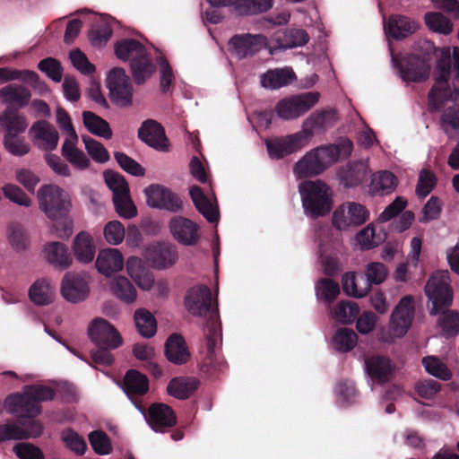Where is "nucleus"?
I'll return each mask as SVG.
<instances>
[{"instance_id": "nucleus-1", "label": "nucleus", "mask_w": 459, "mask_h": 459, "mask_svg": "<svg viewBox=\"0 0 459 459\" xmlns=\"http://www.w3.org/2000/svg\"><path fill=\"white\" fill-rule=\"evenodd\" d=\"M425 294L431 302L429 314L439 315L437 325L446 337L459 333V312L450 310L453 303V291L449 284L447 270L437 271L432 273L425 286Z\"/></svg>"}, {"instance_id": "nucleus-2", "label": "nucleus", "mask_w": 459, "mask_h": 459, "mask_svg": "<svg viewBox=\"0 0 459 459\" xmlns=\"http://www.w3.org/2000/svg\"><path fill=\"white\" fill-rule=\"evenodd\" d=\"M185 307L194 316H207L204 329L209 355L214 353L217 341L221 338V321L217 306L212 307V292L205 285L189 289L185 296Z\"/></svg>"}, {"instance_id": "nucleus-3", "label": "nucleus", "mask_w": 459, "mask_h": 459, "mask_svg": "<svg viewBox=\"0 0 459 459\" xmlns=\"http://www.w3.org/2000/svg\"><path fill=\"white\" fill-rule=\"evenodd\" d=\"M299 192L306 215L316 219L330 212L333 206L332 193L325 182H302L299 186Z\"/></svg>"}, {"instance_id": "nucleus-4", "label": "nucleus", "mask_w": 459, "mask_h": 459, "mask_svg": "<svg viewBox=\"0 0 459 459\" xmlns=\"http://www.w3.org/2000/svg\"><path fill=\"white\" fill-rule=\"evenodd\" d=\"M434 54L437 57V68L439 75L428 94L429 105L431 111L439 110L444 102L452 97L448 85L451 72V54L447 48H435Z\"/></svg>"}, {"instance_id": "nucleus-5", "label": "nucleus", "mask_w": 459, "mask_h": 459, "mask_svg": "<svg viewBox=\"0 0 459 459\" xmlns=\"http://www.w3.org/2000/svg\"><path fill=\"white\" fill-rule=\"evenodd\" d=\"M39 208L48 218L56 221L65 217L71 208L67 192L56 185H44L38 191Z\"/></svg>"}, {"instance_id": "nucleus-6", "label": "nucleus", "mask_w": 459, "mask_h": 459, "mask_svg": "<svg viewBox=\"0 0 459 459\" xmlns=\"http://www.w3.org/2000/svg\"><path fill=\"white\" fill-rule=\"evenodd\" d=\"M333 148L322 145L307 152L294 166L299 178L317 176L333 164Z\"/></svg>"}, {"instance_id": "nucleus-7", "label": "nucleus", "mask_w": 459, "mask_h": 459, "mask_svg": "<svg viewBox=\"0 0 459 459\" xmlns=\"http://www.w3.org/2000/svg\"><path fill=\"white\" fill-rule=\"evenodd\" d=\"M320 94L308 91L281 100L275 110L278 117L284 120L296 119L310 110L319 100Z\"/></svg>"}, {"instance_id": "nucleus-8", "label": "nucleus", "mask_w": 459, "mask_h": 459, "mask_svg": "<svg viewBox=\"0 0 459 459\" xmlns=\"http://www.w3.org/2000/svg\"><path fill=\"white\" fill-rule=\"evenodd\" d=\"M111 101L120 108L129 107L133 103V85L125 69H111L106 79Z\"/></svg>"}, {"instance_id": "nucleus-9", "label": "nucleus", "mask_w": 459, "mask_h": 459, "mask_svg": "<svg viewBox=\"0 0 459 459\" xmlns=\"http://www.w3.org/2000/svg\"><path fill=\"white\" fill-rule=\"evenodd\" d=\"M392 61L404 82H420L429 76L430 65L425 57L411 54L399 59L392 54Z\"/></svg>"}, {"instance_id": "nucleus-10", "label": "nucleus", "mask_w": 459, "mask_h": 459, "mask_svg": "<svg viewBox=\"0 0 459 459\" xmlns=\"http://www.w3.org/2000/svg\"><path fill=\"white\" fill-rule=\"evenodd\" d=\"M306 131H299L286 136L267 138L264 141L271 160H281L296 152L307 143Z\"/></svg>"}, {"instance_id": "nucleus-11", "label": "nucleus", "mask_w": 459, "mask_h": 459, "mask_svg": "<svg viewBox=\"0 0 459 459\" xmlns=\"http://www.w3.org/2000/svg\"><path fill=\"white\" fill-rule=\"evenodd\" d=\"M369 217L368 209L355 202H347L338 206L333 214L332 223L339 230L364 224Z\"/></svg>"}, {"instance_id": "nucleus-12", "label": "nucleus", "mask_w": 459, "mask_h": 459, "mask_svg": "<svg viewBox=\"0 0 459 459\" xmlns=\"http://www.w3.org/2000/svg\"><path fill=\"white\" fill-rule=\"evenodd\" d=\"M266 45L267 38L262 34L241 33L230 39L228 50L232 56L242 60L254 56Z\"/></svg>"}, {"instance_id": "nucleus-13", "label": "nucleus", "mask_w": 459, "mask_h": 459, "mask_svg": "<svg viewBox=\"0 0 459 459\" xmlns=\"http://www.w3.org/2000/svg\"><path fill=\"white\" fill-rule=\"evenodd\" d=\"M87 332L90 340L98 347L117 349L123 343L119 332L111 323L102 317L94 318L89 324Z\"/></svg>"}, {"instance_id": "nucleus-14", "label": "nucleus", "mask_w": 459, "mask_h": 459, "mask_svg": "<svg viewBox=\"0 0 459 459\" xmlns=\"http://www.w3.org/2000/svg\"><path fill=\"white\" fill-rule=\"evenodd\" d=\"M90 276L87 273L68 272L61 282V294L70 303H80L90 294Z\"/></svg>"}, {"instance_id": "nucleus-15", "label": "nucleus", "mask_w": 459, "mask_h": 459, "mask_svg": "<svg viewBox=\"0 0 459 459\" xmlns=\"http://www.w3.org/2000/svg\"><path fill=\"white\" fill-rule=\"evenodd\" d=\"M135 408L143 415L148 425L155 432L163 433L177 423V417L173 410L165 403H152L146 411L142 405L134 402Z\"/></svg>"}, {"instance_id": "nucleus-16", "label": "nucleus", "mask_w": 459, "mask_h": 459, "mask_svg": "<svg viewBox=\"0 0 459 459\" xmlns=\"http://www.w3.org/2000/svg\"><path fill=\"white\" fill-rule=\"evenodd\" d=\"M414 298L406 295L400 299L390 318V333L394 337L402 338L411 325L415 314Z\"/></svg>"}, {"instance_id": "nucleus-17", "label": "nucleus", "mask_w": 459, "mask_h": 459, "mask_svg": "<svg viewBox=\"0 0 459 459\" xmlns=\"http://www.w3.org/2000/svg\"><path fill=\"white\" fill-rule=\"evenodd\" d=\"M146 203L152 208L178 212L182 209L180 197L169 188L152 184L144 189Z\"/></svg>"}, {"instance_id": "nucleus-18", "label": "nucleus", "mask_w": 459, "mask_h": 459, "mask_svg": "<svg viewBox=\"0 0 459 459\" xmlns=\"http://www.w3.org/2000/svg\"><path fill=\"white\" fill-rule=\"evenodd\" d=\"M4 406L9 413L18 418L33 419L41 413V406L25 394L24 388L22 392L8 395Z\"/></svg>"}, {"instance_id": "nucleus-19", "label": "nucleus", "mask_w": 459, "mask_h": 459, "mask_svg": "<svg viewBox=\"0 0 459 459\" xmlns=\"http://www.w3.org/2000/svg\"><path fill=\"white\" fill-rule=\"evenodd\" d=\"M169 227L172 236L178 243L194 246L199 240V227L187 218L175 216L170 220Z\"/></svg>"}, {"instance_id": "nucleus-20", "label": "nucleus", "mask_w": 459, "mask_h": 459, "mask_svg": "<svg viewBox=\"0 0 459 459\" xmlns=\"http://www.w3.org/2000/svg\"><path fill=\"white\" fill-rule=\"evenodd\" d=\"M138 137L148 146L161 152L169 150L168 139L162 126L155 120L143 121L138 129Z\"/></svg>"}, {"instance_id": "nucleus-21", "label": "nucleus", "mask_w": 459, "mask_h": 459, "mask_svg": "<svg viewBox=\"0 0 459 459\" xmlns=\"http://www.w3.org/2000/svg\"><path fill=\"white\" fill-rule=\"evenodd\" d=\"M35 145L44 151L55 150L58 144L59 134L53 125L46 120L35 122L30 129Z\"/></svg>"}, {"instance_id": "nucleus-22", "label": "nucleus", "mask_w": 459, "mask_h": 459, "mask_svg": "<svg viewBox=\"0 0 459 459\" xmlns=\"http://www.w3.org/2000/svg\"><path fill=\"white\" fill-rule=\"evenodd\" d=\"M419 27V23L416 21L402 14H392L384 22L385 34L396 40H401L412 35L418 30Z\"/></svg>"}, {"instance_id": "nucleus-23", "label": "nucleus", "mask_w": 459, "mask_h": 459, "mask_svg": "<svg viewBox=\"0 0 459 459\" xmlns=\"http://www.w3.org/2000/svg\"><path fill=\"white\" fill-rule=\"evenodd\" d=\"M28 122L23 115L12 108H6L0 113V132L4 133V137H12L19 135L26 131Z\"/></svg>"}, {"instance_id": "nucleus-24", "label": "nucleus", "mask_w": 459, "mask_h": 459, "mask_svg": "<svg viewBox=\"0 0 459 459\" xmlns=\"http://www.w3.org/2000/svg\"><path fill=\"white\" fill-rule=\"evenodd\" d=\"M338 119L337 112L333 109L314 112L304 121L300 131H306L309 134L308 142L315 131H325L333 126Z\"/></svg>"}, {"instance_id": "nucleus-25", "label": "nucleus", "mask_w": 459, "mask_h": 459, "mask_svg": "<svg viewBox=\"0 0 459 459\" xmlns=\"http://www.w3.org/2000/svg\"><path fill=\"white\" fill-rule=\"evenodd\" d=\"M30 99V90L18 83H10L0 89V101L15 108L26 107Z\"/></svg>"}, {"instance_id": "nucleus-26", "label": "nucleus", "mask_w": 459, "mask_h": 459, "mask_svg": "<svg viewBox=\"0 0 459 459\" xmlns=\"http://www.w3.org/2000/svg\"><path fill=\"white\" fill-rule=\"evenodd\" d=\"M96 268L106 276L122 270L124 258L121 252L117 248H107L100 251L96 259Z\"/></svg>"}, {"instance_id": "nucleus-27", "label": "nucleus", "mask_w": 459, "mask_h": 459, "mask_svg": "<svg viewBox=\"0 0 459 459\" xmlns=\"http://www.w3.org/2000/svg\"><path fill=\"white\" fill-rule=\"evenodd\" d=\"M368 176V168L365 162L356 161L339 169L337 178L341 185L351 188L361 184Z\"/></svg>"}, {"instance_id": "nucleus-28", "label": "nucleus", "mask_w": 459, "mask_h": 459, "mask_svg": "<svg viewBox=\"0 0 459 459\" xmlns=\"http://www.w3.org/2000/svg\"><path fill=\"white\" fill-rule=\"evenodd\" d=\"M164 353L167 359L176 365H183L190 359L186 342L182 335L172 333L165 342Z\"/></svg>"}, {"instance_id": "nucleus-29", "label": "nucleus", "mask_w": 459, "mask_h": 459, "mask_svg": "<svg viewBox=\"0 0 459 459\" xmlns=\"http://www.w3.org/2000/svg\"><path fill=\"white\" fill-rule=\"evenodd\" d=\"M296 79L295 73L290 67L270 69L260 75L262 87L277 90L290 84Z\"/></svg>"}, {"instance_id": "nucleus-30", "label": "nucleus", "mask_w": 459, "mask_h": 459, "mask_svg": "<svg viewBox=\"0 0 459 459\" xmlns=\"http://www.w3.org/2000/svg\"><path fill=\"white\" fill-rule=\"evenodd\" d=\"M280 49L305 46L309 41L307 32L303 29L291 28L277 30L273 37Z\"/></svg>"}, {"instance_id": "nucleus-31", "label": "nucleus", "mask_w": 459, "mask_h": 459, "mask_svg": "<svg viewBox=\"0 0 459 459\" xmlns=\"http://www.w3.org/2000/svg\"><path fill=\"white\" fill-rule=\"evenodd\" d=\"M366 372L375 381L384 383L392 374L394 367L391 360L380 355L372 356L365 360Z\"/></svg>"}, {"instance_id": "nucleus-32", "label": "nucleus", "mask_w": 459, "mask_h": 459, "mask_svg": "<svg viewBox=\"0 0 459 459\" xmlns=\"http://www.w3.org/2000/svg\"><path fill=\"white\" fill-rule=\"evenodd\" d=\"M126 272L139 288L149 290L153 286V275L145 268L139 257L131 256L127 259Z\"/></svg>"}, {"instance_id": "nucleus-33", "label": "nucleus", "mask_w": 459, "mask_h": 459, "mask_svg": "<svg viewBox=\"0 0 459 459\" xmlns=\"http://www.w3.org/2000/svg\"><path fill=\"white\" fill-rule=\"evenodd\" d=\"M189 195L196 210L209 221L218 222L219 212L208 197L204 195L202 188L198 186H193L189 189Z\"/></svg>"}, {"instance_id": "nucleus-34", "label": "nucleus", "mask_w": 459, "mask_h": 459, "mask_svg": "<svg viewBox=\"0 0 459 459\" xmlns=\"http://www.w3.org/2000/svg\"><path fill=\"white\" fill-rule=\"evenodd\" d=\"M147 53L145 47L136 39H123L115 44V54L122 61H129V65Z\"/></svg>"}, {"instance_id": "nucleus-35", "label": "nucleus", "mask_w": 459, "mask_h": 459, "mask_svg": "<svg viewBox=\"0 0 459 459\" xmlns=\"http://www.w3.org/2000/svg\"><path fill=\"white\" fill-rule=\"evenodd\" d=\"M73 251L78 262L91 263L96 251L91 236L86 231L78 233L74 239Z\"/></svg>"}, {"instance_id": "nucleus-36", "label": "nucleus", "mask_w": 459, "mask_h": 459, "mask_svg": "<svg viewBox=\"0 0 459 459\" xmlns=\"http://www.w3.org/2000/svg\"><path fill=\"white\" fill-rule=\"evenodd\" d=\"M77 143L78 136L65 138L62 145L61 153L74 168L83 170L89 168L91 161L86 154L76 147Z\"/></svg>"}, {"instance_id": "nucleus-37", "label": "nucleus", "mask_w": 459, "mask_h": 459, "mask_svg": "<svg viewBox=\"0 0 459 459\" xmlns=\"http://www.w3.org/2000/svg\"><path fill=\"white\" fill-rule=\"evenodd\" d=\"M178 258L176 247L169 243L159 244L150 254V260L154 267L165 269L175 264Z\"/></svg>"}, {"instance_id": "nucleus-38", "label": "nucleus", "mask_w": 459, "mask_h": 459, "mask_svg": "<svg viewBox=\"0 0 459 459\" xmlns=\"http://www.w3.org/2000/svg\"><path fill=\"white\" fill-rule=\"evenodd\" d=\"M199 380L195 377H175L167 386L168 394L179 400L188 398L199 386Z\"/></svg>"}, {"instance_id": "nucleus-39", "label": "nucleus", "mask_w": 459, "mask_h": 459, "mask_svg": "<svg viewBox=\"0 0 459 459\" xmlns=\"http://www.w3.org/2000/svg\"><path fill=\"white\" fill-rule=\"evenodd\" d=\"M44 252L48 262L56 267L67 268L73 259L66 246L61 242H50L45 246Z\"/></svg>"}, {"instance_id": "nucleus-40", "label": "nucleus", "mask_w": 459, "mask_h": 459, "mask_svg": "<svg viewBox=\"0 0 459 459\" xmlns=\"http://www.w3.org/2000/svg\"><path fill=\"white\" fill-rule=\"evenodd\" d=\"M123 389L127 396L143 395L149 390L148 379L139 371L130 369L124 377Z\"/></svg>"}, {"instance_id": "nucleus-41", "label": "nucleus", "mask_w": 459, "mask_h": 459, "mask_svg": "<svg viewBox=\"0 0 459 459\" xmlns=\"http://www.w3.org/2000/svg\"><path fill=\"white\" fill-rule=\"evenodd\" d=\"M156 71V65L146 53L143 57L134 60L130 64V72L134 82L143 84Z\"/></svg>"}, {"instance_id": "nucleus-42", "label": "nucleus", "mask_w": 459, "mask_h": 459, "mask_svg": "<svg viewBox=\"0 0 459 459\" xmlns=\"http://www.w3.org/2000/svg\"><path fill=\"white\" fill-rule=\"evenodd\" d=\"M398 184L396 177L390 171L383 170L373 175L370 191L380 195L394 191Z\"/></svg>"}, {"instance_id": "nucleus-43", "label": "nucleus", "mask_w": 459, "mask_h": 459, "mask_svg": "<svg viewBox=\"0 0 459 459\" xmlns=\"http://www.w3.org/2000/svg\"><path fill=\"white\" fill-rule=\"evenodd\" d=\"M82 121L84 126L91 134L104 139H110L112 137L113 134L108 123L95 113L83 111Z\"/></svg>"}, {"instance_id": "nucleus-44", "label": "nucleus", "mask_w": 459, "mask_h": 459, "mask_svg": "<svg viewBox=\"0 0 459 459\" xmlns=\"http://www.w3.org/2000/svg\"><path fill=\"white\" fill-rule=\"evenodd\" d=\"M53 295L50 281L46 278L36 281L29 290L30 300L38 306H45L51 303Z\"/></svg>"}, {"instance_id": "nucleus-45", "label": "nucleus", "mask_w": 459, "mask_h": 459, "mask_svg": "<svg viewBox=\"0 0 459 459\" xmlns=\"http://www.w3.org/2000/svg\"><path fill=\"white\" fill-rule=\"evenodd\" d=\"M110 289L117 299L126 304H132L136 299V290L132 282L125 276L114 278L111 281Z\"/></svg>"}, {"instance_id": "nucleus-46", "label": "nucleus", "mask_w": 459, "mask_h": 459, "mask_svg": "<svg viewBox=\"0 0 459 459\" xmlns=\"http://www.w3.org/2000/svg\"><path fill=\"white\" fill-rule=\"evenodd\" d=\"M138 333L144 338L152 337L157 332V322L153 315L145 308H138L134 316Z\"/></svg>"}, {"instance_id": "nucleus-47", "label": "nucleus", "mask_w": 459, "mask_h": 459, "mask_svg": "<svg viewBox=\"0 0 459 459\" xmlns=\"http://www.w3.org/2000/svg\"><path fill=\"white\" fill-rule=\"evenodd\" d=\"M342 285L343 291L354 298H363L369 291V283H365L360 280V276L357 277L353 272L343 274L342 278Z\"/></svg>"}, {"instance_id": "nucleus-48", "label": "nucleus", "mask_w": 459, "mask_h": 459, "mask_svg": "<svg viewBox=\"0 0 459 459\" xmlns=\"http://www.w3.org/2000/svg\"><path fill=\"white\" fill-rule=\"evenodd\" d=\"M426 26L433 32L449 35L453 31V23L438 12H428L424 14Z\"/></svg>"}, {"instance_id": "nucleus-49", "label": "nucleus", "mask_w": 459, "mask_h": 459, "mask_svg": "<svg viewBox=\"0 0 459 459\" xmlns=\"http://www.w3.org/2000/svg\"><path fill=\"white\" fill-rule=\"evenodd\" d=\"M357 342V333L352 329L346 327L338 329L333 338L334 349L342 352L351 351Z\"/></svg>"}, {"instance_id": "nucleus-50", "label": "nucleus", "mask_w": 459, "mask_h": 459, "mask_svg": "<svg viewBox=\"0 0 459 459\" xmlns=\"http://www.w3.org/2000/svg\"><path fill=\"white\" fill-rule=\"evenodd\" d=\"M7 238L11 247L18 251H24L29 247L28 234L19 223H11L7 229Z\"/></svg>"}, {"instance_id": "nucleus-51", "label": "nucleus", "mask_w": 459, "mask_h": 459, "mask_svg": "<svg viewBox=\"0 0 459 459\" xmlns=\"http://www.w3.org/2000/svg\"><path fill=\"white\" fill-rule=\"evenodd\" d=\"M440 126L447 135L452 132L459 134V104H454L443 111Z\"/></svg>"}, {"instance_id": "nucleus-52", "label": "nucleus", "mask_w": 459, "mask_h": 459, "mask_svg": "<svg viewBox=\"0 0 459 459\" xmlns=\"http://www.w3.org/2000/svg\"><path fill=\"white\" fill-rule=\"evenodd\" d=\"M359 314V306L352 301H341L333 311V317L342 324L352 323Z\"/></svg>"}, {"instance_id": "nucleus-53", "label": "nucleus", "mask_w": 459, "mask_h": 459, "mask_svg": "<svg viewBox=\"0 0 459 459\" xmlns=\"http://www.w3.org/2000/svg\"><path fill=\"white\" fill-rule=\"evenodd\" d=\"M422 364L429 374L437 378L449 380L452 377V373L447 366L437 357H424L422 359Z\"/></svg>"}, {"instance_id": "nucleus-54", "label": "nucleus", "mask_w": 459, "mask_h": 459, "mask_svg": "<svg viewBox=\"0 0 459 459\" xmlns=\"http://www.w3.org/2000/svg\"><path fill=\"white\" fill-rule=\"evenodd\" d=\"M88 437L91 448L97 455H106L111 453L110 438L103 430H93L89 433Z\"/></svg>"}, {"instance_id": "nucleus-55", "label": "nucleus", "mask_w": 459, "mask_h": 459, "mask_svg": "<svg viewBox=\"0 0 459 459\" xmlns=\"http://www.w3.org/2000/svg\"><path fill=\"white\" fill-rule=\"evenodd\" d=\"M316 293L318 299L331 303L339 295L340 287L336 281L331 279L322 278L317 281Z\"/></svg>"}, {"instance_id": "nucleus-56", "label": "nucleus", "mask_w": 459, "mask_h": 459, "mask_svg": "<svg viewBox=\"0 0 459 459\" xmlns=\"http://www.w3.org/2000/svg\"><path fill=\"white\" fill-rule=\"evenodd\" d=\"M82 140L88 154L93 160L99 163H105L109 160V154L101 143L88 135H82Z\"/></svg>"}, {"instance_id": "nucleus-57", "label": "nucleus", "mask_w": 459, "mask_h": 459, "mask_svg": "<svg viewBox=\"0 0 459 459\" xmlns=\"http://www.w3.org/2000/svg\"><path fill=\"white\" fill-rule=\"evenodd\" d=\"M273 6V0H242L238 6V14L241 16L262 13Z\"/></svg>"}, {"instance_id": "nucleus-58", "label": "nucleus", "mask_w": 459, "mask_h": 459, "mask_svg": "<svg viewBox=\"0 0 459 459\" xmlns=\"http://www.w3.org/2000/svg\"><path fill=\"white\" fill-rule=\"evenodd\" d=\"M436 175L427 169H422L419 173V178L416 185L415 192L419 197H426L430 194L437 185Z\"/></svg>"}, {"instance_id": "nucleus-59", "label": "nucleus", "mask_w": 459, "mask_h": 459, "mask_svg": "<svg viewBox=\"0 0 459 459\" xmlns=\"http://www.w3.org/2000/svg\"><path fill=\"white\" fill-rule=\"evenodd\" d=\"M387 271L382 263L372 262L367 265L366 278L360 275V280L365 283H369V289L372 284H381L386 278Z\"/></svg>"}, {"instance_id": "nucleus-60", "label": "nucleus", "mask_w": 459, "mask_h": 459, "mask_svg": "<svg viewBox=\"0 0 459 459\" xmlns=\"http://www.w3.org/2000/svg\"><path fill=\"white\" fill-rule=\"evenodd\" d=\"M61 438L65 446L74 453L82 455L86 452V441L74 429H67L64 430Z\"/></svg>"}, {"instance_id": "nucleus-61", "label": "nucleus", "mask_w": 459, "mask_h": 459, "mask_svg": "<svg viewBox=\"0 0 459 459\" xmlns=\"http://www.w3.org/2000/svg\"><path fill=\"white\" fill-rule=\"evenodd\" d=\"M104 177L107 186L113 193V198L129 194L128 184L123 176L113 171H106Z\"/></svg>"}, {"instance_id": "nucleus-62", "label": "nucleus", "mask_w": 459, "mask_h": 459, "mask_svg": "<svg viewBox=\"0 0 459 459\" xmlns=\"http://www.w3.org/2000/svg\"><path fill=\"white\" fill-rule=\"evenodd\" d=\"M114 158L118 163L119 167L126 173L134 177H143L145 174V169L134 159L129 157L124 152H116Z\"/></svg>"}, {"instance_id": "nucleus-63", "label": "nucleus", "mask_w": 459, "mask_h": 459, "mask_svg": "<svg viewBox=\"0 0 459 459\" xmlns=\"http://www.w3.org/2000/svg\"><path fill=\"white\" fill-rule=\"evenodd\" d=\"M3 145L6 152L17 157L26 155L30 152V145L23 137L13 135L12 137H4Z\"/></svg>"}, {"instance_id": "nucleus-64", "label": "nucleus", "mask_w": 459, "mask_h": 459, "mask_svg": "<svg viewBox=\"0 0 459 459\" xmlns=\"http://www.w3.org/2000/svg\"><path fill=\"white\" fill-rule=\"evenodd\" d=\"M38 68L45 73L55 82H59L63 76V68L59 61L53 57H47L38 64Z\"/></svg>"}]
</instances>
